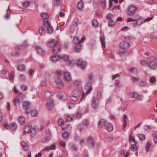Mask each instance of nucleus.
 Returning a JSON list of instances; mask_svg holds the SVG:
<instances>
[{"label": "nucleus", "mask_w": 157, "mask_h": 157, "mask_svg": "<svg viewBox=\"0 0 157 157\" xmlns=\"http://www.w3.org/2000/svg\"><path fill=\"white\" fill-rule=\"evenodd\" d=\"M130 43L127 41H123L120 44V49L118 54L121 56L124 55L127 51V49L130 47Z\"/></svg>", "instance_id": "1"}, {"label": "nucleus", "mask_w": 157, "mask_h": 157, "mask_svg": "<svg viewBox=\"0 0 157 157\" xmlns=\"http://www.w3.org/2000/svg\"><path fill=\"white\" fill-rule=\"evenodd\" d=\"M52 46V52L54 53H58L61 49V46L59 44L58 40L55 41L54 39L50 41V47Z\"/></svg>", "instance_id": "2"}, {"label": "nucleus", "mask_w": 157, "mask_h": 157, "mask_svg": "<svg viewBox=\"0 0 157 157\" xmlns=\"http://www.w3.org/2000/svg\"><path fill=\"white\" fill-rule=\"evenodd\" d=\"M148 61V65L149 67L152 70L156 68L157 66V58H156L154 56L149 57L147 59Z\"/></svg>", "instance_id": "3"}, {"label": "nucleus", "mask_w": 157, "mask_h": 157, "mask_svg": "<svg viewBox=\"0 0 157 157\" xmlns=\"http://www.w3.org/2000/svg\"><path fill=\"white\" fill-rule=\"evenodd\" d=\"M37 131V128L36 126L32 128L31 125H28L25 127L24 133L25 134L31 133L32 135H34L36 134Z\"/></svg>", "instance_id": "4"}, {"label": "nucleus", "mask_w": 157, "mask_h": 157, "mask_svg": "<svg viewBox=\"0 0 157 157\" xmlns=\"http://www.w3.org/2000/svg\"><path fill=\"white\" fill-rule=\"evenodd\" d=\"M41 16L44 19V25L47 27V31L48 34L49 32V22L48 21V14L45 13H42L41 14Z\"/></svg>", "instance_id": "5"}, {"label": "nucleus", "mask_w": 157, "mask_h": 157, "mask_svg": "<svg viewBox=\"0 0 157 157\" xmlns=\"http://www.w3.org/2000/svg\"><path fill=\"white\" fill-rule=\"evenodd\" d=\"M73 43L75 44H77V45L75 48V50L76 52L78 53L79 50L81 49V45L80 44V40L77 37H75L73 38Z\"/></svg>", "instance_id": "6"}, {"label": "nucleus", "mask_w": 157, "mask_h": 157, "mask_svg": "<svg viewBox=\"0 0 157 157\" xmlns=\"http://www.w3.org/2000/svg\"><path fill=\"white\" fill-rule=\"evenodd\" d=\"M138 9L137 7L134 6H131L129 7L127 11L128 15L132 16L135 14L137 11Z\"/></svg>", "instance_id": "7"}, {"label": "nucleus", "mask_w": 157, "mask_h": 157, "mask_svg": "<svg viewBox=\"0 0 157 157\" xmlns=\"http://www.w3.org/2000/svg\"><path fill=\"white\" fill-rule=\"evenodd\" d=\"M31 103L28 101H24L23 103L22 107L25 110L26 114L29 113L30 112V106Z\"/></svg>", "instance_id": "8"}, {"label": "nucleus", "mask_w": 157, "mask_h": 157, "mask_svg": "<svg viewBox=\"0 0 157 157\" xmlns=\"http://www.w3.org/2000/svg\"><path fill=\"white\" fill-rule=\"evenodd\" d=\"M81 93V92L79 90L73 91L72 95L70 97L71 99L74 101H77L78 97L80 96Z\"/></svg>", "instance_id": "9"}, {"label": "nucleus", "mask_w": 157, "mask_h": 157, "mask_svg": "<svg viewBox=\"0 0 157 157\" xmlns=\"http://www.w3.org/2000/svg\"><path fill=\"white\" fill-rule=\"evenodd\" d=\"M98 101L95 96L93 97L90 105L94 109H98L99 105Z\"/></svg>", "instance_id": "10"}, {"label": "nucleus", "mask_w": 157, "mask_h": 157, "mask_svg": "<svg viewBox=\"0 0 157 157\" xmlns=\"http://www.w3.org/2000/svg\"><path fill=\"white\" fill-rule=\"evenodd\" d=\"M55 82L57 87L59 89H61L64 86L63 82L59 78L56 79Z\"/></svg>", "instance_id": "11"}, {"label": "nucleus", "mask_w": 157, "mask_h": 157, "mask_svg": "<svg viewBox=\"0 0 157 157\" xmlns=\"http://www.w3.org/2000/svg\"><path fill=\"white\" fill-rule=\"evenodd\" d=\"M85 89L86 91V94H89L92 89L91 83L90 82H87L85 86Z\"/></svg>", "instance_id": "12"}, {"label": "nucleus", "mask_w": 157, "mask_h": 157, "mask_svg": "<svg viewBox=\"0 0 157 157\" xmlns=\"http://www.w3.org/2000/svg\"><path fill=\"white\" fill-rule=\"evenodd\" d=\"M36 52L39 54L42 55L44 54L45 52L40 46H37L36 47Z\"/></svg>", "instance_id": "13"}, {"label": "nucleus", "mask_w": 157, "mask_h": 157, "mask_svg": "<svg viewBox=\"0 0 157 157\" xmlns=\"http://www.w3.org/2000/svg\"><path fill=\"white\" fill-rule=\"evenodd\" d=\"M86 65V62L83 61L81 59H79L78 60L77 63V65L81 67L82 69L85 68Z\"/></svg>", "instance_id": "14"}, {"label": "nucleus", "mask_w": 157, "mask_h": 157, "mask_svg": "<svg viewBox=\"0 0 157 157\" xmlns=\"http://www.w3.org/2000/svg\"><path fill=\"white\" fill-rule=\"evenodd\" d=\"M60 59V56L59 55H55L53 56L51 58V61L54 63H55L58 61Z\"/></svg>", "instance_id": "15"}, {"label": "nucleus", "mask_w": 157, "mask_h": 157, "mask_svg": "<svg viewBox=\"0 0 157 157\" xmlns=\"http://www.w3.org/2000/svg\"><path fill=\"white\" fill-rule=\"evenodd\" d=\"M17 69L20 71H25L26 69V66L24 64H20L18 65Z\"/></svg>", "instance_id": "16"}, {"label": "nucleus", "mask_w": 157, "mask_h": 157, "mask_svg": "<svg viewBox=\"0 0 157 157\" xmlns=\"http://www.w3.org/2000/svg\"><path fill=\"white\" fill-rule=\"evenodd\" d=\"M64 77L67 81L71 82V75L68 71L64 72Z\"/></svg>", "instance_id": "17"}, {"label": "nucleus", "mask_w": 157, "mask_h": 157, "mask_svg": "<svg viewBox=\"0 0 157 157\" xmlns=\"http://www.w3.org/2000/svg\"><path fill=\"white\" fill-rule=\"evenodd\" d=\"M105 128V129L108 132H111L113 130V125L109 123L106 124Z\"/></svg>", "instance_id": "18"}, {"label": "nucleus", "mask_w": 157, "mask_h": 157, "mask_svg": "<svg viewBox=\"0 0 157 157\" xmlns=\"http://www.w3.org/2000/svg\"><path fill=\"white\" fill-rule=\"evenodd\" d=\"M106 124L105 120L103 119H101L98 121V127L100 128H101L103 126L105 125Z\"/></svg>", "instance_id": "19"}, {"label": "nucleus", "mask_w": 157, "mask_h": 157, "mask_svg": "<svg viewBox=\"0 0 157 157\" xmlns=\"http://www.w3.org/2000/svg\"><path fill=\"white\" fill-rule=\"evenodd\" d=\"M88 143L90 145V147H93L94 144V140L92 137L90 136L88 137Z\"/></svg>", "instance_id": "20"}, {"label": "nucleus", "mask_w": 157, "mask_h": 157, "mask_svg": "<svg viewBox=\"0 0 157 157\" xmlns=\"http://www.w3.org/2000/svg\"><path fill=\"white\" fill-rule=\"evenodd\" d=\"M21 144L23 149L25 151H27L29 149V148L26 142L23 141L21 142Z\"/></svg>", "instance_id": "21"}, {"label": "nucleus", "mask_w": 157, "mask_h": 157, "mask_svg": "<svg viewBox=\"0 0 157 157\" xmlns=\"http://www.w3.org/2000/svg\"><path fill=\"white\" fill-rule=\"evenodd\" d=\"M84 5L83 1L82 0H80L78 3L77 7L78 9L79 10H82L83 7Z\"/></svg>", "instance_id": "22"}, {"label": "nucleus", "mask_w": 157, "mask_h": 157, "mask_svg": "<svg viewBox=\"0 0 157 157\" xmlns=\"http://www.w3.org/2000/svg\"><path fill=\"white\" fill-rule=\"evenodd\" d=\"M18 121L20 124L24 125L25 123V118L21 116L18 118Z\"/></svg>", "instance_id": "23"}, {"label": "nucleus", "mask_w": 157, "mask_h": 157, "mask_svg": "<svg viewBox=\"0 0 157 157\" xmlns=\"http://www.w3.org/2000/svg\"><path fill=\"white\" fill-rule=\"evenodd\" d=\"M49 140V136H46L41 139V142L43 143H45L48 142Z\"/></svg>", "instance_id": "24"}, {"label": "nucleus", "mask_w": 157, "mask_h": 157, "mask_svg": "<svg viewBox=\"0 0 157 157\" xmlns=\"http://www.w3.org/2000/svg\"><path fill=\"white\" fill-rule=\"evenodd\" d=\"M19 78L21 81L24 82L26 80V76L23 74H21L19 76Z\"/></svg>", "instance_id": "25"}, {"label": "nucleus", "mask_w": 157, "mask_h": 157, "mask_svg": "<svg viewBox=\"0 0 157 157\" xmlns=\"http://www.w3.org/2000/svg\"><path fill=\"white\" fill-rule=\"evenodd\" d=\"M128 120V118L126 115H124L123 119L124 123L123 127L124 128H125L127 125V121Z\"/></svg>", "instance_id": "26"}, {"label": "nucleus", "mask_w": 157, "mask_h": 157, "mask_svg": "<svg viewBox=\"0 0 157 157\" xmlns=\"http://www.w3.org/2000/svg\"><path fill=\"white\" fill-rule=\"evenodd\" d=\"M10 126L12 130H14L17 128V126L16 123L13 122L10 123Z\"/></svg>", "instance_id": "27"}, {"label": "nucleus", "mask_w": 157, "mask_h": 157, "mask_svg": "<svg viewBox=\"0 0 157 157\" xmlns=\"http://www.w3.org/2000/svg\"><path fill=\"white\" fill-rule=\"evenodd\" d=\"M45 28H44L43 27L39 30V33L40 34L41 36H43L45 33Z\"/></svg>", "instance_id": "28"}, {"label": "nucleus", "mask_w": 157, "mask_h": 157, "mask_svg": "<svg viewBox=\"0 0 157 157\" xmlns=\"http://www.w3.org/2000/svg\"><path fill=\"white\" fill-rule=\"evenodd\" d=\"M19 96L16 98L14 100V103L16 105L19 104L21 103V101L19 98Z\"/></svg>", "instance_id": "29"}, {"label": "nucleus", "mask_w": 157, "mask_h": 157, "mask_svg": "<svg viewBox=\"0 0 157 157\" xmlns=\"http://www.w3.org/2000/svg\"><path fill=\"white\" fill-rule=\"evenodd\" d=\"M50 111L52 110L53 108L54 107V101L53 99H50Z\"/></svg>", "instance_id": "30"}, {"label": "nucleus", "mask_w": 157, "mask_h": 157, "mask_svg": "<svg viewBox=\"0 0 157 157\" xmlns=\"http://www.w3.org/2000/svg\"><path fill=\"white\" fill-rule=\"evenodd\" d=\"M78 19L76 18L74 19L72 22L73 26L75 27H76L78 25Z\"/></svg>", "instance_id": "31"}, {"label": "nucleus", "mask_w": 157, "mask_h": 157, "mask_svg": "<svg viewBox=\"0 0 157 157\" xmlns=\"http://www.w3.org/2000/svg\"><path fill=\"white\" fill-rule=\"evenodd\" d=\"M138 136L139 137V139L141 141H143L145 140V137L144 134H138Z\"/></svg>", "instance_id": "32"}, {"label": "nucleus", "mask_w": 157, "mask_h": 157, "mask_svg": "<svg viewBox=\"0 0 157 157\" xmlns=\"http://www.w3.org/2000/svg\"><path fill=\"white\" fill-rule=\"evenodd\" d=\"M120 154L121 155H124V157H128V153L126 151L121 150L120 151Z\"/></svg>", "instance_id": "33"}, {"label": "nucleus", "mask_w": 157, "mask_h": 157, "mask_svg": "<svg viewBox=\"0 0 157 157\" xmlns=\"http://www.w3.org/2000/svg\"><path fill=\"white\" fill-rule=\"evenodd\" d=\"M60 59H62L65 61H66L68 60L69 58L67 55H64L62 56H60Z\"/></svg>", "instance_id": "34"}, {"label": "nucleus", "mask_w": 157, "mask_h": 157, "mask_svg": "<svg viewBox=\"0 0 157 157\" xmlns=\"http://www.w3.org/2000/svg\"><path fill=\"white\" fill-rule=\"evenodd\" d=\"M100 39L101 44L102 45V48H105V44L104 39V38H102V37H100Z\"/></svg>", "instance_id": "35"}, {"label": "nucleus", "mask_w": 157, "mask_h": 157, "mask_svg": "<svg viewBox=\"0 0 157 157\" xmlns=\"http://www.w3.org/2000/svg\"><path fill=\"white\" fill-rule=\"evenodd\" d=\"M153 141L155 143H157V131H155L153 133Z\"/></svg>", "instance_id": "36"}, {"label": "nucleus", "mask_w": 157, "mask_h": 157, "mask_svg": "<svg viewBox=\"0 0 157 157\" xmlns=\"http://www.w3.org/2000/svg\"><path fill=\"white\" fill-rule=\"evenodd\" d=\"M92 25L94 27H97L98 26V23L97 21L94 19L92 21Z\"/></svg>", "instance_id": "37"}, {"label": "nucleus", "mask_w": 157, "mask_h": 157, "mask_svg": "<svg viewBox=\"0 0 157 157\" xmlns=\"http://www.w3.org/2000/svg\"><path fill=\"white\" fill-rule=\"evenodd\" d=\"M74 118V116L73 115L72 116L71 115H67L66 116V119L69 121H72L73 120V118Z\"/></svg>", "instance_id": "38"}, {"label": "nucleus", "mask_w": 157, "mask_h": 157, "mask_svg": "<svg viewBox=\"0 0 157 157\" xmlns=\"http://www.w3.org/2000/svg\"><path fill=\"white\" fill-rule=\"evenodd\" d=\"M11 13V11L10 10L8 9L7 11L5 17V18L7 19L9 18L10 16V14Z\"/></svg>", "instance_id": "39"}, {"label": "nucleus", "mask_w": 157, "mask_h": 157, "mask_svg": "<svg viewBox=\"0 0 157 157\" xmlns=\"http://www.w3.org/2000/svg\"><path fill=\"white\" fill-rule=\"evenodd\" d=\"M113 139L112 137L107 136L106 137L105 139V141L106 142H109L112 141Z\"/></svg>", "instance_id": "40"}, {"label": "nucleus", "mask_w": 157, "mask_h": 157, "mask_svg": "<svg viewBox=\"0 0 157 157\" xmlns=\"http://www.w3.org/2000/svg\"><path fill=\"white\" fill-rule=\"evenodd\" d=\"M60 0H54V5L55 6H57L60 4Z\"/></svg>", "instance_id": "41"}, {"label": "nucleus", "mask_w": 157, "mask_h": 157, "mask_svg": "<svg viewBox=\"0 0 157 157\" xmlns=\"http://www.w3.org/2000/svg\"><path fill=\"white\" fill-rule=\"evenodd\" d=\"M101 4L102 8L105 9L106 6L105 0H101Z\"/></svg>", "instance_id": "42"}, {"label": "nucleus", "mask_w": 157, "mask_h": 157, "mask_svg": "<svg viewBox=\"0 0 157 157\" xmlns=\"http://www.w3.org/2000/svg\"><path fill=\"white\" fill-rule=\"evenodd\" d=\"M130 71L131 72L132 74H134V73L137 74L138 72L137 70L133 67H132L130 69Z\"/></svg>", "instance_id": "43"}, {"label": "nucleus", "mask_w": 157, "mask_h": 157, "mask_svg": "<svg viewBox=\"0 0 157 157\" xmlns=\"http://www.w3.org/2000/svg\"><path fill=\"white\" fill-rule=\"evenodd\" d=\"M69 136V133L67 132H65L63 133L62 135V137L64 139L67 138Z\"/></svg>", "instance_id": "44"}, {"label": "nucleus", "mask_w": 157, "mask_h": 157, "mask_svg": "<svg viewBox=\"0 0 157 157\" xmlns=\"http://www.w3.org/2000/svg\"><path fill=\"white\" fill-rule=\"evenodd\" d=\"M38 112L36 110H33L31 111V115L33 117H35L37 114Z\"/></svg>", "instance_id": "45"}, {"label": "nucleus", "mask_w": 157, "mask_h": 157, "mask_svg": "<svg viewBox=\"0 0 157 157\" xmlns=\"http://www.w3.org/2000/svg\"><path fill=\"white\" fill-rule=\"evenodd\" d=\"M151 146V143L149 142H148L146 144V149L147 151H148L149 150Z\"/></svg>", "instance_id": "46"}, {"label": "nucleus", "mask_w": 157, "mask_h": 157, "mask_svg": "<svg viewBox=\"0 0 157 157\" xmlns=\"http://www.w3.org/2000/svg\"><path fill=\"white\" fill-rule=\"evenodd\" d=\"M101 92L100 91H98L97 93V100L98 101V100L101 99Z\"/></svg>", "instance_id": "47"}, {"label": "nucleus", "mask_w": 157, "mask_h": 157, "mask_svg": "<svg viewBox=\"0 0 157 157\" xmlns=\"http://www.w3.org/2000/svg\"><path fill=\"white\" fill-rule=\"evenodd\" d=\"M58 122L59 126H62L64 124V120L63 119L59 120Z\"/></svg>", "instance_id": "48"}, {"label": "nucleus", "mask_w": 157, "mask_h": 157, "mask_svg": "<svg viewBox=\"0 0 157 157\" xmlns=\"http://www.w3.org/2000/svg\"><path fill=\"white\" fill-rule=\"evenodd\" d=\"M82 124L84 126H87L89 124V122L87 120L85 119L82 121Z\"/></svg>", "instance_id": "49"}, {"label": "nucleus", "mask_w": 157, "mask_h": 157, "mask_svg": "<svg viewBox=\"0 0 157 157\" xmlns=\"http://www.w3.org/2000/svg\"><path fill=\"white\" fill-rule=\"evenodd\" d=\"M130 96L133 98H136L138 97V94L135 92H133L131 93Z\"/></svg>", "instance_id": "50"}, {"label": "nucleus", "mask_w": 157, "mask_h": 157, "mask_svg": "<svg viewBox=\"0 0 157 157\" xmlns=\"http://www.w3.org/2000/svg\"><path fill=\"white\" fill-rule=\"evenodd\" d=\"M150 82L151 83H154L156 81V78L153 77H151L149 80Z\"/></svg>", "instance_id": "51"}, {"label": "nucleus", "mask_w": 157, "mask_h": 157, "mask_svg": "<svg viewBox=\"0 0 157 157\" xmlns=\"http://www.w3.org/2000/svg\"><path fill=\"white\" fill-rule=\"evenodd\" d=\"M141 62L142 65L144 66H146L148 65V63L145 60H141Z\"/></svg>", "instance_id": "52"}, {"label": "nucleus", "mask_w": 157, "mask_h": 157, "mask_svg": "<svg viewBox=\"0 0 157 157\" xmlns=\"http://www.w3.org/2000/svg\"><path fill=\"white\" fill-rule=\"evenodd\" d=\"M30 5V2L29 1H27L23 3V6L25 7H28Z\"/></svg>", "instance_id": "53"}, {"label": "nucleus", "mask_w": 157, "mask_h": 157, "mask_svg": "<svg viewBox=\"0 0 157 157\" xmlns=\"http://www.w3.org/2000/svg\"><path fill=\"white\" fill-rule=\"evenodd\" d=\"M21 88L23 90H26L27 89V87L26 85H22L21 86Z\"/></svg>", "instance_id": "54"}, {"label": "nucleus", "mask_w": 157, "mask_h": 157, "mask_svg": "<svg viewBox=\"0 0 157 157\" xmlns=\"http://www.w3.org/2000/svg\"><path fill=\"white\" fill-rule=\"evenodd\" d=\"M68 63L70 66H71L75 64V63L74 61L69 60L68 62Z\"/></svg>", "instance_id": "55"}, {"label": "nucleus", "mask_w": 157, "mask_h": 157, "mask_svg": "<svg viewBox=\"0 0 157 157\" xmlns=\"http://www.w3.org/2000/svg\"><path fill=\"white\" fill-rule=\"evenodd\" d=\"M115 24L114 21H113L112 20L110 21L109 22L108 25L109 26H112L113 25Z\"/></svg>", "instance_id": "56"}, {"label": "nucleus", "mask_w": 157, "mask_h": 157, "mask_svg": "<svg viewBox=\"0 0 157 157\" xmlns=\"http://www.w3.org/2000/svg\"><path fill=\"white\" fill-rule=\"evenodd\" d=\"M144 130L147 131L148 130H150L151 129V127L148 125H146L144 127Z\"/></svg>", "instance_id": "57"}, {"label": "nucleus", "mask_w": 157, "mask_h": 157, "mask_svg": "<svg viewBox=\"0 0 157 157\" xmlns=\"http://www.w3.org/2000/svg\"><path fill=\"white\" fill-rule=\"evenodd\" d=\"M131 149L132 151H134L136 150V146L134 144L131 145Z\"/></svg>", "instance_id": "58"}, {"label": "nucleus", "mask_w": 157, "mask_h": 157, "mask_svg": "<svg viewBox=\"0 0 157 157\" xmlns=\"http://www.w3.org/2000/svg\"><path fill=\"white\" fill-rule=\"evenodd\" d=\"M59 144L61 146L64 147H65L66 143L63 141H61L59 142Z\"/></svg>", "instance_id": "59"}, {"label": "nucleus", "mask_w": 157, "mask_h": 157, "mask_svg": "<svg viewBox=\"0 0 157 157\" xmlns=\"http://www.w3.org/2000/svg\"><path fill=\"white\" fill-rule=\"evenodd\" d=\"M113 16V14L111 13H108L106 16L107 18L108 19H110L112 18Z\"/></svg>", "instance_id": "60"}, {"label": "nucleus", "mask_w": 157, "mask_h": 157, "mask_svg": "<svg viewBox=\"0 0 157 157\" xmlns=\"http://www.w3.org/2000/svg\"><path fill=\"white\" fill-rule=\"evenodd\" d=\"M132 80L133 82H136L139 80V79L133 77H132Z\"/></svg>", "instance_id": "61"}, {"label": "nucleus", "mask_w": 157, "mask_h": 157, "mask_svg": "<svg viewBox=\"0 0 157 157\" xmlns=\"http://www.w3.org/2000/svg\"><path fill=\"white\" fill-rule=\"evenodd\" d=\"M54 29L52 26V25L50 23V34L52 33L53 32Z\"/></svg>", "instance_id": "62"}, {"label": "nucleus", "mask_w": 157, "mask_h": 157, "mask_svg": "<svg viewBox=\"0 0 157 157\" xmlns=\"http://www.w3.org/2000/svg\"><path fill=\"white\" fill-rule=\"evenodd\" d=\"M56 74L58 77H59L61 76L62 73L61 71H57L56 72Z\"/></svg>", "instance_id": "63"}, {"label": "nucleus", "mask_w": 157, "mask_h": 157, "mask_svg": "<svg viewBox=\"0 0 157 157\" xmlns=\"http://www.w3.org/2000/svg\"><path fill=\"white\" fill-rule=\"evenodd\" d=\"M67 105L68 106V108L70 109H72L74 107V106L73 104H68Z\"/></svg>", "instance_id": "64"}]
</instances>
